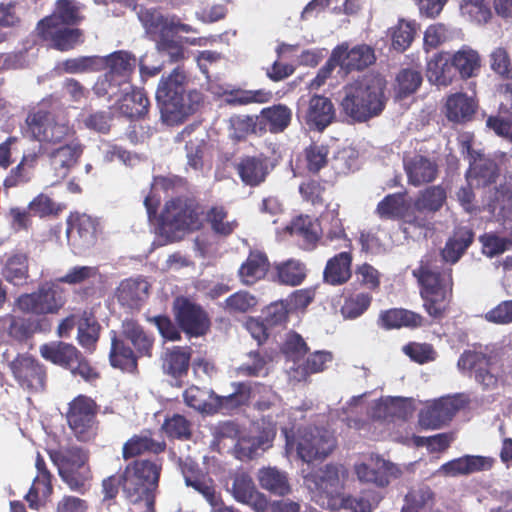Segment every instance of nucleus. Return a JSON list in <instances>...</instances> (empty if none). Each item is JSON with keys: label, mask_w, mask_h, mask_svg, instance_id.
I'll return each instance as SVG.
<instances>
[{"label": "nucleus", "mask_w": 512, "mask_h": 512, "mask_svg": "<svg viewBox=\"0 0 512 512\" xmlns=\"http://www.w3.org/2000/svg\"><path fill=\"white\" fill-rule=\"evenodd\" d=\"M172 310L175 322L187 336L198 338L209 332L211 327L209 314L195 301L185 296H178L173 302Z\"/></svg>", "instance_id": "obj_12"}, {"label": "nucleus", "mask_w": 512, "mask_h": 512, "mask_svg": "<svg viewBox=\"0 0 512 512\" xmlns=\"http://www.w3.org/2000/svg\"><path fill=\"white\" fill-rule=\"evenodd\" d=\"M467 404L468 400L460 394L441 397L419 412L418 423L426 430L439 429L451 422L457 412Z\"/></svg>", "instance_id": "obj_15"}, {"label": "nucleus", "mask_w": 512, "mask_h": 512, "mask_svg": "<svg viewBox=\"0 0 512 512\" xmlns=\"http://www.w3.org/2000/svg\"><path fill=\"white\" fill-rule=\"evenodd\" d=\"M273 97V93L266 89L242 90L236 89L224 93V101L230 106H242L252 103H267Z\"/></svg>", "instance_id": "obj_52"}, {"label": "nucleus", "mask_w": 512, "mask_h": 512, "mask_svg": "<svg viewBox=\"0 0 512 512\" xmlns=\"http://www.w3.org/2000/svg\"><path fill=\"white\" fill-rule=\"evenodd\" d=\"M115 100V105L121 114L128 118H139L148 112L149 100L142 89L134 88L119 90V94L108 97Z\"/></svg>", "instance_id": "obj_29"}, {"label": "nucleus", "mask_w": 512, "mask_h": 512, "mask_svg": "<svg viewBox=\"0 0 512 512\" xmlns=\"http://www.w3.org/2000/svg\"><path fill=\"white\" fill-rule=\"evenodd\" d=\"M354 472L360 482L379 488L387 487L391 480L402 475V470L396 464L379 455H371L368 462L356 463Z\"/></svg>", "instance_id": "obj_17"}, {"label": "nucleus", "mask_w": 512, "mask_h": 512, "mask_svg": "<svg viewBox=\"0 0 512 512\" xmlns=\"http://www.w3.org/2000/svg\"><path fill=\"white\" fill-rule=\"evenodd\" d=\"M200 213L203 210L193 199H171L164 206L159 224H196Z\"/></svg>", "instance_id": "obj_22"}, {"label": "nucleus", "mask_w": 512, "mask_h": 512, "mask_svg": "<svg viewBox=\"0 0 512 512\" xmlns=\"http://www.w3.org/2000/svg\"><path fill=\"white\" fill-rule=\"evenodd\" d=\"M215 395L216 393L211 389L192 385L184 391L183 398L187 406L202 413L215 414Z\"/></svg>", "instance_id": "obj_49"}, {"label": "nucleus", "mask_w": 512, "mask_h": 512, "mask_svg": "<svg viewBox=\"0 0 512 512\" xmlns=\"http://www.w3.org/2000/svg\"><path fill=\"white\" fill-rule=\"evenodd\" d=\"M163 460L138 458L131 460L120 472L122 495L131 504L144 503L141 512H155Z\"/></svg>", "instance_id": "obj_3"}, {"label": "nucleus", "mask_w": 512, "mask_h": 512, "mask_svg": "<svg viewBox=\"0 0 512 512\" xmlns=\"http://www.w3.org/2000/svg\"><path fill=\"white\" fill-rule=\"evenodd\" d=\"M192 348L190 346H173L163 358V371L174 379H181L188 374Z\"/></svg>", "instance_id": "obj_37"}, {"label": "nucleus", "mask_w": 512, "mask_h": 512, "mask_svg": "<svg viewBox=\"0 0 512 512\" xmlns=\"http://www.w3.org/2000/svg\"><path fill=\"white\" fill-rule=\"evenodd\" d=\"M451 64L462 78H470L480 68V57L475 50L465 46L452 56Z\"/></svg>", "instance_id": "obj_55"}, {"label": "nucleus", "mask_w": 512, "mask_h": 512, "mask_svg": "<svg viewBox=\"0 0 512 512\" xmlns=\"http://www.w3.org/2000/svg\"><path fill=\"white\" fill-rule=\"evenodd\" d=\"M103 63L100 56H81L65 60L62 69L70 74L85 73L102 69Z\"/></svg>", "instance_id": "obj_64"}, {"label": "nucleus", "mask_w": 512, "mask_h": 512, "mask_svg": "<svg viewBox=\"0 0 512 512\" xmlns=\"http://www.w3.org/2000/svg\"><path fill=\"white\" fill-rule=\"evenodd\" d=\"M167 444L165 440H156L153 438V432L145 429L139 434L129 438L122 447V457L124 460H130L140 457L144 454L159 455L165 452Z\"/></svg>", "instance_id": "obj_24"}, {"label": "nucleus", "mask_w": 512, "mask_h": 512, "mask_svg": "<svg viewBox=\"0 0 512 512\" xmlns=\"http://www.w3.org/2000/svg\"><path fill=\"white\" fill-rule=\"evenodd\" d=\"M252 426L255 434L246 435L233 446V455L238 460H252L273 445L277 434V423L271 416H262L254 421Z\"/></svg>", "instance_id": "obj_9"}, {"label": "nucleus", "mask_w": 512, "mask_h": 512, "mask_svg": "<svg viewBox=\"0 0 512 512\" xmlns=\"http://www.w3.org/2000/svg\"><path fill=\"white\" fill-rule=\"evenodd\" d=\"M231 386L233 387L231 394L226 396L215 395V414L233 415L250 405L253 391L251 383L239 381L233 382Z\"/></svg>", "instance_id": "obj_26"}, {"label": "nucleus", "mask_w": 512, "mask_h": 512, "mask_svg": "<svg viewBox=\"0 0 512 512\" xmlns=\"http://www.w3.org/2000/svg\"><path fill=\"white\" fill-rule=\"evenodd\" d=\"M377 324L385 330L416 329L424 324V317L405 308H390L379 313Z\"/></svg>", "instance_id": "obj_31"}, {"label": "nucleus", "mask_w": 512, "mask_h": 512, "mask_svg": "<svg viewBox=\"0 0 512 512\" xmlns=\"http://www.w3.org/2000/svg\"><path fill=\"white\" fill-rule=\"evenodd\" d=\"M26 123L32 137L47 144H60L74 136V130L68 124L59 122L47 111L38 110L28 114Z\"/></svg>", "instance_id": "obj_14"}, {"label": "nucleus", "mask_w": 512, "mask_h": 512, "mask_svg": "<svg viewBox=\"0 0 512 512\" xmlns=\"http://www.w3.org/2000/svg\"><path fill=\"white\" fill-rule=\"evenodd\" d=\"M150 285L142 278H128L120 282L115 297L119 304L130 309H139L148 297Z\"/></svg>", "instance_id": "obj_30"}, {"label": "nucleus", "mask_w": 512, "mask_h": 512, "mask_svg": "<svg viewBox=\"0 0 512 512\" xmlns=\"http://www.w3.org/2000/svg\"><path fill=\"white\" fill-rule=\"evenodd\" d=\"M102 59L103 67H106L107 71L95 83L93 87L95 94L114 97L119 94V90L130 89V77L137 65L136 57L128 51L119 50Z\"/></svg>", "instance_id": "obj_6"}, {"label": "nucleus", "mask_w": 512, "mask_h": 512, "mask_svg": "<svg viewBox=\"0 0 512 512\" xmlns=\"http://www.w3.org/2000/svg\"><path fill=\"white\" fill-rule=\"evenodd\" d=\"M474 241V232L468 226H457L440 253L431 251L422 256L419 266L412 271L416 278L423 307L434 319L443 318L453 297V269Z\"/></svg>", "instance_id": "obj_1"}, {"label": "nucleus", "mask_w": 512, "mask_h": 512, "mask_svg": "<svg viewBox=\"0 0 512 512\" xmlns=\"http://www.w3.org/2000/svg\"><path fill=\"white\" fill-rule=\"evenodd\" d=\"M28 272V256L23 253H18L7 259L2 269V276L9 283L19 285L26 282L29 276Z\"/></svg>", "instance_id": "obj_54"}, {"label": "nucleus", "mask_w": 512, "mask_h": 512, "mask_svg": "<svg viewBox=\"0 0 512 512\" xmlns=\"http://www.w3.org/2000/svg\"><path fill=\"white\" fill-rule=\"evenodd\" d=\"M161 430L170 439L188 440L192 436L190 421L180 414L166 417Z\"/></svg>", "instance_id": "obj_60"}, {"label": "nucleus", "mask_w": 512, "mask_h": 512, "mask_svg": "<svg viewBox=\"0 0 512 512\" xmlns=\"http://www.w3.org/2000/svg\"><path fill=\"white\" fill-rule=\"evenodd\" d=\"M417 31V24L415 21H406L400 19L398 24L392 28V46L395 50L403 52L412 43Z\"/></svg>", "instance_id": "obj_61"}, {"label": "nucleus", "mask_w": 512, "mask_h": 512, "mask_svg": "<svg viewBox=\"0 0 512 512\" xmlns=\"http://www.w3.org/2000/svg\"><path fill=\"white\" fill-rule=\"evenodd\" d=\"M185 483L199 492L207 502L213 507H217L221 501L220 495L217 493L214 481L205 475H188L184 471Z\"/></svg>", "instance_id": "obj_56"}, {"label": "nucleus", "mask_w": 512, "mask_h": 512, "mask_svg": "<svg viewBox=\"0 0 512 512\" xmlns=\"http://www.w3.org/2000/svg\"><path fill=\"white\" fill-rule=\"evenodd\" d=\"M40 354L45 360L69 369L79 357L80 351L71 343L54 341L41 345Z\"/></svg>", "instance_id": "obj_39"}, {"label": "nucleus", "mask_w": 512, "mask_h": 512, "mask_svg": "<svg viewBox=\"0 0 512 512\" xmlns=\"http://www.w3.org/2000/svg\"><path fill=\"white\" fill-rule=\"evenodd\" d=\"M475 112L474 100L464 93H455L448 97L446 115L450 121L461 122L468 120Z\"/></svg>", "instance_id": "obj_50"}, {"label": "nucleus", "mask_w": 512, "mask_h": 512, "mask_svg": "<svg viewBox=\"0 0 512 512\" xmlns=\"http://www.w3.org/2000/svg\"><path fill=\"white\" fill-rule=\"evenodd\" d=\"M138 357L133 352L132 347L121 336L113 332L111 337V348L109 352V362L112 367L125 372H136L138 369Z\"/></svg>", "instance_id": "obj_34"}, {"label": "nucleus", "mask_w": 512, "mask_h": 512, "mask_svg": "<svg viewBox=\"0 0 512 512\" xmlns=\"http://www.w3.org/2000/svg\"><path fill=\"white\" fill-rule=\"evenodd\" d=\"M56 212L54 202L45 194H39L28 205L27 208H12L10 214L13 219L22 224L29 221L30 216L45 217Z\"/></svg>", "instance_id": "obj_45"}, {"label": "nucleus", "mask_w": 512, "mask_h": 512, "mask_svg": "<svg viewBox=\"0 0 512 512\" xmlns=\"http://www.w3.org/2000/svg\"><path fill=\"white\" fill-rule=\"evenodd\" d=\"M5 321L8 323V335L19 343L28 341L41 330L40 320L31 317L7 315Z\"/></svg>", "instance_id": "obj_43"}, {"label": "nucleus", "mask_w": 512, "mask_h": 512, "mask_svg": "<svg viewBox=\"0 0 512 512\" xmlns=\"http://www.w3.org/2000/svg\"><path fill=\"white\" fill-rule=\"evenodd\" d=\"M404 170L410 185L419 187L433 182L438 175V164L431 158L415 154L403 158Z\"/></svg>", "instance_id": "obj_23"}, {"label": "nucleus", "mask_w": 512, "mask_h": 512, "mask_svg": "<svg viewBox=\"0 0 512 512\" xmlns=\"http://www.w3.org/2000/svg\"><path fill=\"white\" fill-rule=\"evenodd\" d=\"M68 142L47 153L50 165L57 178H65L83 153V145L71 138Z\"/></svg>", "instance_id": "obj_25"}, {"label": "nucleus", "mask_w": 512, "mask_h": 512, "mask_svg": "<svg viewBox=\"0 0 512 512\" xmlns=\"http://www.w3.org/2000/svg\"><path fill=\"white\" fill-rule=\"evenodd\" d=\"M343 304L340 313L344 319L354 320L362 316L371 306L373 296L370 292L358 291L349 286L343 290Z\"/></svg>", "instance_id": "obj_35"}, {"label": "nucleus", "mask_w": 512, "mask_h": 512, "mask_svg": "<svg viewBox=\"0 0 512 512\" xmlns=\"http://www.w3.org/2000/svg\"><path fill=\"white\" fill-rule=\"evenodd\" d=\"M98 405L86 395L76 396L68 406L66 414L67 423L80 441H89L97 434Z\"/></svg>", "instance_id": "obj_10"}, {"label": "nucleus", "mask_w": 512, "mask_h": 512, "mask_svg": "<svg viewBox=\"0 0 512 512\" xmlns=\"http://www.w3.org/2000/svg\"><path fill=\"white\" fill-rule=\"evenodd\" d=\"M401 512H425L435 504V493L428 485L411 488L404 498Z\"/></svg>", "instance_id": "obj_47"}, {"label": "nucleus", "mask_w": 512, "mask_h": 512, "mask_svg": "<svg viewBox=\"0 0 512 512\" xmlns=\"http://www.w3.org/2000/svg\"><path fill=\"white\" fill-rule=\"evenodd\" d=\"M390 242L388 233L380 226L369 232H362L360 235L362 250L366 252L380 253L385 251L390 245Z\"/></svg>", "instance_id": "obj_63"}, {"label": "nucleus", "mask_w": 512, "mask_h": 512, "mask_svg": "<svg viewBox=\"0 0 512 512\" xmlns=\"http://www.w3.org/2000/svg\"><path fill=\"white\" fill-rule=\"evenodd\" d=\"M188 81V75L181 66L175 67L167 76H162L155 94L160 111L164 104L185 92Z\"/></svg>", "instance_id": "obj_28"}, {"label": "nucleus", "mask_w": 512, "mask_h": 512, "mask_svg": "<svg viewBox=\"0 0 512 512\" xmlns=\"http://www.w3.org/2000/svg\"><path fill=\"white\" fill-rule=\"evenodd\" d=\"M337 446L336 437L327 429L306 427L298 429L296 435L286 433L287 449L295 448L298 457L306 463L322 461L327 458Z\"/></svg>", "instance_id": "obj_7"}, {"label": "nucleus", "mask_w": 512, "mask_h": 512, "mask_svg": "<svg viewBox=\"0 0 512 512\" xmlns=\"http://www.w3.org/2000/svg\"><path fill=\"white\" fill-rule=\"evenodd\" d=\"M449 58L437 54L427 63V78L437 86H447L452 80Z\"/></svg>", "instance_id": "obj_57"}, {"label": "nucleus", "mask_w": 512, "mask_h": 512, "mask_svg": "<svg viewBox=\"0 0 512 512\" xmlns=\"http://www.w3.org/2000/svg\"><path fill=\"white\" fill-rule=\"evenodd\" d=\"M499 177L497 164L491 160L478 155L470 163L467 179L471 183L484 188L482 220L487 222H512V184L501 181L497 184Z\"/></svg>", "instance_id": "obj_2"}, {"label": "nucleus", "mask_w": 512, "mask_h": 512, "mask_svg": "<svg viewBox=\"0 0 512 512\" xmlns=\"http://www.w3.org/2000/svg\"><path fill=\"white\" fill-rule=\"evenodd\" d=\"M39 36L59 51H68L83 42L82 32L72 25L38 23Z\"/></svg>", "instance_id": "obj_21"}, {"label": "nucleus", "mask_w": 512, "mask_h": 512, "mask_svg": "<svg viewBox=\"0 0 512 512\" xmlns=\"http://www.w3.org/2000/svg\"><path fill=\"white\" fill-rule=\"evenodd\" d=\"M490 467L486 457L466 455L444 463L440 470L447 476L467 475Z\"/></svg>", "instance_id": "obj_44"}, {"label": "nucleus", "mask_w": 512, "mask_h": 512, "mask_svg": "<svg viewBox=\"0 0 512 512\" xmlns=\"http://www.w3.org/2000/svg\"><path fill=\"white\" fill-rule=\"evenodd\" d=\"M286 232L299 239V245L304 250H313L320 241L323 231L321 226H286Z\"/></svg>", "instance_id": "obj_62"}, {"label": "nucleus", "mask_w": 512, "mask_h": 512, "mask_svg": "<svg viewBox=\"0 0 512 512\" xmlns=\"http://www.w3.org/2000/svg\"><path fill=\"white\" fill-rule=\"evenodd\" d=\"M445 200L446 191L442 186H430L419 193L414 207L421 213H434L443 206Z\"/></svg>", "instance_id": "obj_53"}, {"label": "nucleus", "mask_w": 512, "mask_h": 512, "mask_svg": "<svg viewBox=\"0 0 512 512\" xmlns=\"http://www.w3.org/2000/svg\"><path fill=\"white\" fill-rule=\"evenodd\" d=\"M53 476H35L25 500L31 509L39 510L53 493Z\"/></svg>", "instance_id": "obj_51"}, {"label": "nucleus", "mask_w": 512, "mask_h": 512, "mask_svg": "<svg viewBox=\"0 0 512 512\" xmlns=\"http://www.w3.org/2000/svg\"><path fill=\"white\" fill-rule=\"evenodd\" d=\"M139 19L146 32L156 41V47L163 58L178 62L184 58V48L174 35V20L168 19L156 10L140 11Z\"/></svg>", "instance_id": "obj_8"}, {"label": "nucleus", "mask_w": 512, "mask_h": 512, "mask_svg": "<svg viewBox=\"0 0 512 512\" xmlns=\"http://www.w3.org/2000/svg\"><path fill=\"white\" fill-rule=\"evenodd\" d=\"M122 336L132 347L138 358L152 357L155 338L145 331L144 327L134 319H125L122 322Z\"/></svg>", "instance_id": "obj_27"}, {"label": "nucleus", "mask_w": 512, "mask_h": 512, "mask_svg": "<svg viewBox=\"0 0 512 512\" xmlns=\"http://www.w3.org/2000/svg\"><path fill=\"white\" fill-rule=\"evenodd\" d=\"M203 103V94L192 89L181 93L178 97L160 111L161 119L167 125H177L184 122L190 115L198 111Z\"/></svg>", "instance_id": "obj_20"}, {"label": "nucleus", "mask_w": 512, "mask_h": 512, "mask_svg": "<svg viewBox=\"0 0 512 512\" xmlns=\"http://www.w3.org/2000/svg\"><path fill=\"white\" fill-rule=\"evenodd\" d=\"M332 101L322 95H313L308 101L303 98L297 107V116L302 118L312 130L323 131L335 119Z\"/></svg>", "instance_id": "obj_19"}, {"label": "nucleus", "mask_w": 512, "mask_h": 512, "mask_svg": "<svg viewBox=\"0 0 512 512\" xmlns=\"http://www.w3.org/2000/svg\"><path fill=\"white\" fill-rule=\"evenodd\" d=\"M80 7L75 0H58L53 13L39 23L76 25L80 22Z\"/></svg>", "instance_id": "obj_48"}, {"label": "nucleus", "mask_w": 512, "mask_h": 512, "mask_svg": "<svg viewBox=\"0 0 512 512\" xmlns=\"http://www.w3.org/2000/svg\"><path fill=\"white\" fill-rule=\"evenodd\" d=\"M337 47H344L340 54V67L346 72L364 69L376 60L374 50L369 45L361 44L349 49L347 43H342Z\"/></svg>", "instance_id": "obj_36"}, {"label": "nucleus", "mask_w": 512, "mask_h": 512, "mask_svg": "<svg viewBox=\"0 0 512 512\" xmlns=\"http://www.w3.org/2000/svg\"><path fill=\"white\" fill-rule=\"evenodd\" d=\"M232 494L241 503L248 504L258 512L265 495L256 489L253 479L246 473L237 474L233 479Z\"/></svg>", "instance_id": "obj_38"}, {"label": "nucleus", "mask_w": 512, "mask_h": 512, "mask_svg": "<svg viewBox=\"0 0 512 512\" xmlns=\"http://www.w3.org/2000/svg\"><path fill=\"white\" fill-rule=\"evenodd\" d=\"M385 81L381 76L368 75L346 85L340 101L341 110L356 122H365L379 115L385 106Z\"/></svg>", "instance_id": "obj_4"}, {"label": "nucleus", "mask_w": 512, "mask_h": 512, "mask_svg": "<svg viewBox=\"0 0 512 512\" xmlns=\"http://www.w3.org/2000/svg\"><path fill=\"white\" fill-rule=\"evenodd\" d=\"M352 253L343 251L330 258L323 271V281L331 286L347 283L352 276Z\"/></svg>", "instance_id": "obj_32"}, {"label": "nucleus", "mask_w": 512, "mask_h": 512, "mask_svg": "<svg viewBox=\"0 0 512 512\" xmlns=\"http://www.w3.org/2000/svg\"><path fill=\"white\" fill-rule=\"evenodd\" d=\"M64 290L56 283H44L32 293L18 297V308L28 314L48 315L57 314L65 305Z\"/></svg>", "instance_id": "obj_11"}, {"label": "nucleus", "mask_w": 512, "mask_h": 512, "mask_svg": "<svg viewBox=\"0 0 512 512\" xmlns=\"http://www.w3.org/2000/svg\"><path fill=\"white\" fill-rule=\"evenodd\" d=\"M269 269V260L265 253L251 251L247 259L241 264L238 276L245 285H253L264 278Z\"/></svg>", "instance_id": "obj_41"}, {"label": "nucleus", "mask_w": 512, "mask_h": 512, "mask_svg": "<svg viewBox=\"0 0 512 512\" xmlns=\"http://www.w3.org/2000/svg\"><path fill=\"white\" fill-rule=\"evenodd\" d=\"M101 325L92 312L84 311L77 322V340L87 352L96 350L100 338Z\"/></svg>", "instance_id": "obj_42"}, {"label": "nucleus", "mask_w": 512, "mask_h": 512, "mask_svg": "<svg viewBox=\"0 0 512 512\" xmlns=\"http://www.w3.org/2000/svg\"><path fill=\"white\" fill-rule=\"evenodd\" d=\"M48 454L57 467L62 482L71 491L84 495L90 490L93 473L89 465L88 451L72 445L51 449Z\"/></svg>", "instance_id": "obj_5"}, {"label": "nucleus", "mask_w": 512, "mask_h": 512, "mask_svg": "<svg viewBox=\"0 0 512 512\" xmlns=\"http://www.w3.org/2000/svg\"><path fill=\"white\" fill-rule=\"evenodd\" d=\"M407 210L405 197L402 193L387 195L377 205L378 215L385 220H396Z\"/></svg>", "instance_id": "obj_59"}, {"label": "nucleus", "mask_w": 512, "mask_h": 512, "mask_svg": "<svg viewBox=\"0 0 512 512\" xmlns=\"http://www.w3.org/2000/svg\"><path fill=\"white\" fill-rule=\"evenodd\" d=\"M291 110L282 104L262 109L261 119L269 124V130L274 133L282 132L291 121Z\"/></svg>", "instance_id": "obj_58"}, {"label": "nucleus", "mask_w": 512, "mask_h": 512, "mask_svg": "<svg viewBox=\"0 0 512 512\" xmlns=\"http://www.w3.org/2000/svg\"><path fill=\"white\" fill-rule=\"evenodd\" d=\"M304 482L313 494V499L322 507L333 508L341 495L342 485L336 465L327 464L323 468L307 474Z\"/></svg>", "instance_id": "obj_13"}, {"label": "nucleus", "mask_w": 512, "mask_h": 512, "mask_svg": "<svg viewBox=\"0 0 512 512\" xmlns=\"http://www.w3.org/2000/svg\"><path fill=\"white\" fill-rule=\"evenodd\" d=\"M257 478L261 488L274 495L285 496L291 491L287 474L275 467L260 469Z\"/></svg>", "instance_id": "obj_46"}, {"label": "nucleus", "mask_w": 512, "mask_h": 512, "mask_svg": "<svg viewBox=\"0 0 512 512\" xmlns=\"http://www.w3.org/2000/svg\"><path fill=\"white\" fill-rule=\"evenodd\" d=\"M494 357L476 349L464 350L457 361L458 369L469 377H474L484 390L495 389L498 377L492 372Z\"/></svg>", "instance_id": "obj_16"}, {"label": "nucleus", "mask_w": 512, "mask_h": 512, "mask_svg": "<svg viewBox=\"0 0 512 512\" xmlns=\"http://www.w3.org/2000/svg\"><path fill=\"white\" fill-rule=\"evenodd\" d=\"M274 281L285 286L295 287L301 285L308 273L307 266L298 259H288L274 265Z\"/></svg>", "instance_id": "obj_40"}, {"label": "nucleus", "mask_w": 512, "mask_h": 512, "mask_svg": "<svg viewBox=\"0 0 512 512\" xmlns=\"http://www.w3.org/2000/svg\"><path fill=\"white\" fill-rule=\"evenodd\" d=\"M235 169L245 185L254 187L265 181L269 169L267 161L258 156H244L238 159Z\"/></svg>", "instance_id": "obj_33"}, {"label": "nucleus", "mask_w": 512, "mask_h": 512, "mask_svg": "<svg viewBox=\"0 0 512 512\" xmlns=\"http://www.w3.org/2000/svg\"><path fill=\"white\" fill-rule=\"evenodd\" d=\"M9 368L17 383L28 391H41L46 383V369L37 359L28 354H18Z\"/></svg>", "instance_id": "obj_18"}]
</instances>
